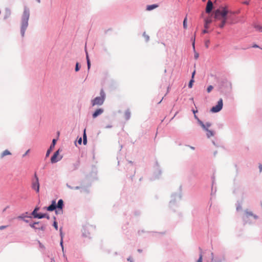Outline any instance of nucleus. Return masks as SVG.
Returning <instances> with one entry per match:
<instances>
[{"mask_svg": "<svg viewBox=\"0 0 262 262\" xmlns=\"http://www.w3.org/2000/svg\"><path fill=\"white\" fill-rule=\"evenodd\" d=\"M104 112V110L103 108H98L97 109L93 114V118H95L97 116L101 115Z\"/></svg>", "mask_w": 262, "mask_h": 262, "instance_id": "nucleus-10", "label": "nucleus"}, {"mask_svg": "<svg viewBox=\"0 0 262 262\" xmlns=\"http://www.w3.org/2000/svg\"><path fill=\"white\" fill-rule=\"evenodd\" d=\"M59 149L57 150L51 157V162L52 163H55L60 160V158H58L59 155Z\"/></svg>", "mask_w": 262, "mask_h": 262, "instance_id": "nucleus-7", "label": "nucleus"}, {"mask_svg": "<svg viewBox=\"0 0 262 262\" xmlns=\"http://www.w3.org/2000/svg\"><path fill=\"white\" fill-rule=\"evenodd\" d=\"M5 227H6V226H0V230H2V229H4Z\"/></svg>", "mask_w": 262, "mask_h": 262, "instance_id": "nucleus-39", "label": "nucleus"}, {"mask_svg": "<svg viewBox=\"0 0 262 262\" xmlns=\"http://www.w3.org/2000/svg\"><path fill=\"white\" fill-rule=\"evenodd\" d=\"M253 47H254V48H258V46L257 45H254V46H253Z\"/></svg>", "mask_w": 262, "mask_h": 262, "instance_id": "nucleus-41", "label": "nucleus"}, {"mask_svg": "<svg viewBox=\"0 0 262 262\" xmlns=\"http://www.w3.org/2000/svg\"><path fill=\"white\" fill-rule=\"evenodd\" d=\"M210 43V40H206L205 42V45L206 48H208L209 47V45Z\"/></svg>", "mask_w": 262, "mask_h": 262, "instance_id": "nucleus-26", "label": "nucleus"}, {"mask_svg": "<svg viewBox=\"0 0 262 262\" xmlns=\"http://www.w3.org/2000/svg\"><path fill=\"white\" fill-rule=\"evenodd\" d=\"M197 111H193V113L195 114Z\"/></svg>", "mask_w": 262, "mask_h": 262, "instance_id": "nucleus-44", "label": "nucleus"}, {"mask_svg": "<svg viewBox=\"0 0 262 262\" xmlns=\"http://www.w3.org/2000/svg\"><path fill=\"white\" fill-rule=\"evenodd\" d=\"M56 142V140L54 139L52 140V143L51 145H50V148L47 151L46 157H48L49 156L50 152L53 150V149L54 148Z\"/></svg>", "mask_w": 262, "mask_h": 262, "instance_id": "nucleus-9", "label": "nucleus"}, {"mask_svg": "<svg viewBox=\"0 0 262 262\" xmlns=\"http://www.w3.org/2000/svg\"><path fill=\"white\" fill-rule=\"evenodd\" d=\"M83 143L84 145H86L87 143V139L86 135L85 133V129L84 130L83 135Z\"/></svg>", "mask_w": 262, "mask_h": 262, "instance_id": "nucleus-18", "label": "nucleus"}, {"mask_svg": "<svg viewBox=\"0 0 262 262\" xmlns=\"http://www.w3.org/2000/svg\"><path fill=\"white\" fill-rule=\"evenodd\" d=\"M211 256H212V259H211V262H222V260L221 259H219L217 261L214 259L213 258V254L211 253Z\"/></svg>", "mask_w": 262, "mask_h": 262, "instance_id": "nucleus-27", "label": "nucleus"}, {"mask_svg": "<svg viewBox=\"0 0 262 262\" xmlns=\"http://www.w3.org/2000/svg\"><path fill=\"white\" fill-rule=\"evenodd\" d=\"M213 4L210 0H209L207 3L206 8V12L207 13H209L212 10Z\"/></svg>", "mask_w": 262, "mask_h": 262, "instance_id": "nucleus-8", "label": "nucleus"}, {"mask_svg": "<svg viewBox=\"0 0 262 262\" xmlns=\"http://www.w3.org/2000/svg\"><path fill=\"white\" fill-rule=\"evenodd\" d=\"M213 89V87L212 85H209L207 89V92L210 93L212 90Z\"/></svg>", "mask_w": 262, "mask_h": 262, "instance_id": "nucleus-25", "label": "nucleus"}, {"mask_svg": "<svg viewBox=\"0 0 262 262\" xmlns=\"http://www.w3.org/2000/svg\"><path fill=\"white\" fill-rule=\"evenodd\" d=\"M35 218H38V219H42L44 217H46L48 219H49L50 217L47 214H36V215H35Z\"/></svg>", "mask_w": 262, "mask_h": 262, "instance_id": "nucleus-11", "label": "nucleus"}, {"mask_svg": "<svg viewBox=\"0 0 262 262\" xmlns=\"http://www.w3.org/2000/svg\"><path fill=\"white\" fill-rule=\"evenodd\" d=\"M78 143L79 144H81V143H82V139L81 138H80L78 140Z\"/></svg>", "mask_w": 262, "mask_h": 262, "instance_id": "nucleus-35", "label": "nucleus"}, {"mask_svg": "<svg viewBox=\"0 0 262 262\" xmlns=\"http://www.w3.org/2000/svg\"><path fill=\"white\" fill-rule=\"evenodd\" d=\"M207 32H208V31H207V29H205V30H204L203 31V33H204H204H207Z\"/></svg>", "mask_w": 262, "mask_h": 262, "instance_id": "nucleus-37", "label": "nucleus"}, {"mask_svg": "<svg viewBox=\"0 0 262 262\" xmlns=\"http://www.w3.org/2000/svg\"><path fill=\"white\" fill-rule=\"evenodd\" d=\"M194 82V79H191L188 84V87L189 88H191L193 85V83Z\"/></svg>", "mask_w": 262, "mask_h": 262, "instance_id": "nucleus-24", "label": "nucleus"}, {"mask_svg": "<svg viewBox=\"0 0 262 262\" xmlns=\"http://www.w3.org/2000/svg\"><path fill=\"white\" fill-rule=\"evenodd\" d=\"M192 46H193V47L194 48V39L193 40V41L192 42Z\"/></svg>", "mask_w": 262, "mask_h": 262, "instance_id": "nucleus-40", "label": "nucleus"}, {"mask_svg": "<svg viewBox=\"0 0 262 262\" xmlns=\"http://www.w3.org/2000/svg\"><path fill=\"white\" fill-rule=\"evenodd\" d=\"M53 226H54V228H55V229L57 230L58 229V225H57V223L56 221H54Z\"/></svg>", "mask_w": 262, "mask_h": 262, "instance_id": "nucleus-30", "label": "nucleus"}, {"mask_svg": "<svg viewBox=\"0 0 262 262\" xmlns=\"http://www.w3.org/2000/svg\"><path fill=\"white\" fill-rule=\"evenodd\" d=\"M245 4H247V5H248V3H247V2H245Z\"/></svg>", "mask_w": 262, "mask_h": 262, "instance_id": "nucleus-45", "label": "nucleus"}, {"mask_svg": "<svg viewBox=\"0 0 262 262\" xmlns=\"http://www.w3.org/2000/svg\"><path fill=\"white\" fill-rule=\"evenodd\" d=\"M100 96L97 97L92 101V106L102 105L105 98V94L103 90H101L100 93Z\"/></svg>", "mask_w": 262, "mask_h": 262, "instance_id": "nucleus-4", "label": "nucleus"}, {"mask_svg": "<svg viewBox=\"0 0 262 262\" xmlns=\"http://www.w3.org/2000/svg\"><path fill=\"white\" fill-rule=\"evenodd\" d=\"M228 10L226 8L222 9H217L214 11V18L215 20H221V23L219 25V27L223 28L225 25L227 20Z\"/></svg>", "mask_w": 262, "mask_h": 262, "instance_id": "nucleus-1", "label": "nucleus"}, {"mask_svg": "<svg viewBox=\"0 0 262 262\" xmlns=\"http://www.w3.org/2000/svg\"><path fill=\"white\" fill-rule=\"evenodd\" d=\"M195 58H198V55H195Z\"/></svg>", "mask_w": 262, "mask_h": 262, "instance_id": "nucleus-43", "label": "nucleus"}, {"mask_svg": "<svg viewBox=\"0 0 262 262\" xmlns=\"http://www.w3.org/2000/svg\"><path fill=\"white\" fill-rule=\"evenodd\" d=\"M183 27H184V29H187V17H185L184 18V21H183Z\"/></svg>", "mask_w": 262, "mask_h": 262, "instance_id": "nucleus-23", "label": "nucleus"}, {"mask_svg": "<svg viewBox=\"0 0 262 262\" xmlns=\"http://www.w3.org/2000/svg\"><path fill=\"white\" fill-rule=\"evenodd\" d=\"M131 115V113L129 110H126L124 113V117L126 120H128Z\"/></svg>", "mask_w": 262, "mask_h": 262, "instance_id": "nucleus-15", "label": "nucleus"}, {"mask_svg": "<svg viewBox=\"0 0 262 262\" xmlns=\"http://www.w3.org/2000/svg\"><path fill=\"white\" fill-rule=\"evenodd\" d=\"M38 224V222L34 223L30 225V227L35 229H38V227L36 226V225Z\"/></svg>", "mask_w": 262, "mask_h": 262, "instance_id": "nucleus-22", "label": "nucleus"}, {"mask_svg": "<svg viewBox=\"0 0 262 262\" xmlns=\"http://www.w3.org/2000/svg\"><path fill=\"white\" fill-rule=\"evenodd\" d=\"M87 64H88V70H89L90 69V67H91V62H90V60H88V61H87Z\"/></svg>", "mask_w": 262, "mask_h": 262, "instance_id": "nucleus-32", "label": "nucleus"}, {"mask_svg": "<svg viewBox=\"0 0 262 262\" xmlns=\"http://www.w3.org/2000/svg\"><path fill=\"white\" fill-rule=\"evenodd\" d=\"M63 206V201L62 200L60 199L58 201L57 205H56V201H53L52 202V204L50 205L47 208V210L49 211H52L54 210L56 208H58V210H56V214H62L63 212L62 207Z\"/></svg>", "mask_w": 262, "mask_h": 262, "instance_id": "nucleus-3", "label": "nucleus"}, {"mask_svg": "<svg viewBox=\"0 0 262 262\" xmlns=\"http://www.w3.org/2000/svg\"><path fill=\"white\" fill-rule=\"evenodd\" d=\"M223 105V100L222 99H220L217 102V105L211 108V112L212 113H217L220 112L222 109Z\"/></svg>", "mask_w": 262, "mask_h": 262, "instance_id": "nucleus-6", "label": "nucleus"}, {"mask_svg": "<svg viewBox=\"0 0 262 262\" xmlns=\"http://www.w3.org/2000/svg\"><path fill=\"white\" fill-rule=\"evenodd\" d=\"M245 213H246V215H247V216H253L255 219H257V216L256 215H254V214H253V213H252V212H251V211H246L245 212Z\"/></svg>", "mask_w": 262, "mask_h": 262, "instance_id": "nucleus-19", "label": "nucleus"}, {"mask_svg": "<svg viewBox=\"0 0 262 262\" xmlns=\"http://www.w3.org/2000/svg\"><path fill=\"white\" fill-rule=\"evenodd\" d=\"M211 23V19H206L205 20V28L206 29H207L208 28V25L210 24Z\"/></svg>", "mask_w": 262, "mask_h": 262, "instance_id": "nucleus-21", "label": "nucleus"}, {"mask_svg": "<svg viewBox=\"0 0 262 262\" xmlns=\"http://www.w3.org/2000/svg\"><path fill=\"white\" fill-rule=\"evenodd\" d=\"M89 227H84L83 228V234L85 236H88L90 235V232H89Z\"/></svg>", "mask_w": 262, "mask_h": 262, "instance_id": "nucleus-13", "label": "nucleus"}, {"mask_svg": "<svg viewBox=\"0 0 262 262\" xmlns=\"http://www.w3.org/2000/svg\"><path fill=\"white\" fill-rule=\"evenodd\" d=\"M11 155V153L7 149L4 150L1 154V158H3L4 157L7 156V155Z\"/></svg>", "mask_w": 262, "mask_h": 262, "instance_id": "nucleus-16", "label": "nucleus"}, {"mask_svg": "<svg viewBox=\"0 0 262 262\" xmlns=\"http://www.w3.org/2000/svg\"><path fill=\"white\" fill-rule=\"evenodd\" d=\"M202 257H203L202 255L200 254V257H199V259L198 260L197 262H202Z\"/></svg>", "mask_w": 262, "mask_h": 262, "instance_id": "nucleus-33", "label": "nucleus"}, {"mask_svg": "<svg viewBox=\"0 0 262 262\" xmlns=\"http://www.w3.org/2000/svg\"><path fill=\"white\" fill-rule=\"evenodd\" d=\"M90 60L88 53L86 52V61H88Z\"/></svg>", "mask_w": 262, "mask_h": 262, "instance_id": "nucleus-38", "label": "nucleus"}, {"mask_svg": "<svg viewBox=\"0 0 262 262\" xmlns=\"http://www.w3.org/2000/svg\"><path fill=\"white\" fill-rule=\"evenodd\" d=\"M259 169H260V171L261 172L262 171V165L261 164H260L259 165Z\"/></svg>", "mask_w": 262, "mask_h": 262, "instance_id": "nucleus-36", "label": "nucleus"}, {"mask_svg": "<svg viewBox=\"0 0 262 262\" xmlns=\"http://www.w3.org/2000/svg\"><path fill=\"white\" fill-rule=\"evenodd\" d=\"M195 74V71L194 70L193 72V73H192L191 79H194V77Z\"/></svg>", "mask_w": 262, "mask_h": 262, "instance_id": "nucleus-34", "label": "nucleus"}, {"mask_svg": "<svg viewBox=\"0 0 262 262\" xmlns=\"http://www.w3.org/2000/svg\"><path fill=\"white\" fill-rule=\"evenodd\" d=\"M38 3L40 2V0H36Z\"/></svg>", "mask_w": 262, "mask_h": 262, "instance_id": "nucleus-42", "label": "nucleus"}, {"mask_svg": "<svg viewBox=\"0 0 262 262\" xmlns=\"http://www.w3.org/2000/svg\"><path fill=\"white\" fill-rule=\"evenodd\" d=\"M34 178L35 180H33L32 183V188L38 193L39 191V183L38 178L36 173L34 175Z\"/></svg>", "mask_w": 262, "mask_h": 262, "instance_id": "nucleus-5", "label": "nucleus"}, {"mask_svg": "<svg viewBox=\"0 0 262 262\" xmlns=\"http://www.w3.org/2000/svg\"><path fill=\"white\" fill-rule=\"evenodd\" d=\"M45 226L42 225L40 227H38V229L42 231H44L45 230Z\"/></svg>", "mask_w": 262, "mask_h": 262, "instance_id": "nucleus-31", "label": "nucleus"}, {"mask_svg": "<svg viewBox=\"0 0 262 262\" xmlns=\"http://www.w3.org/2000/svg\"><path fill=\"white\" fill-rule=\"evenodd\" d=\"M158 7V5L154 4L151 5H148L147 6L146 10L148 11H150L153 10L154 9H155Z\"/></svg>", "mask_w": 262, "mask_h": 262, "instance_id": "nucleus-14", "label": "nucleus"}, {"mask_svg": "<svg viewBox=\"0 0 262 262\" xmlns=\"http://www.w3.org/2000/svg\"><path fill=\"white\" fill-rule=\"evenodd\" d=\"M60 236H61V241H60V245L61 246L62 251H63V234L61 232V229H60Z\"/></svg>", "mask_w": 262, "mask_h": 262, "instance_id": "nucleus-20", "label": "nucleus"}, {"mask_svg": "<svg viewBox=\"0 0 262 262\" xmlns=\"http://www.w3.org/2000/svg\"><path fill=\"white\" fill-rule=\"evenodd\" d=\"M30 16L29 10L25 8L22 16L21 23V34L23 37L25 35V31L28 26V20Z\"/></svg>", "mask_w": 262, "mask_h": 262, "instance_id": "nucleus-2", "label": "nucleus"}, {"mask_svg": "<svg viewBox=\"0 0 262 262\" xmlns=\"http://www.w3.org/2000/svg\"><path fill=\"white\" fill-rule=\"evenodd\" d=\"M37 210H38V209H37V208H35V209L34 210V211H33V212H32V215L34 216V217H35V215H36V214H38V213H37Z\"/></svg>", "mask_w": 262, "mask_h": 262, "instance_id": "nucleus-28", "label": "nucleus"}, {"mask_svg": "<svg viewBox=\"0 0 262 262\" xmlns=\"http://www.w3.org/2000/svg\"><path fill=\"white\" fill-rule=\"evenodd\" d=\"M28 152H29V150H28V151L26 152V154H28Z\"/></svg>", "mask_w": 262, "mask_h": 262, "instance_id": "nucleus-47", "label": "nucleus"}, {"mask_svg": "<svg viewBox=\"0 0 262 262\" xmlns=\"http://www.w3.org/2000/svg\"><path fill=\"white\" fill-rule=\"evenodd\" d=\"M200 124L201 125V126L205 130L206 129H208V128L211 125V124L210 123L207 122L205 124H204L202 121H200Z\"/></svg>", "mask_w": 262, "mask_h": 262, "instance_id": "nucleus-12", "label": "nucleus"}, {"mask_svg": "<svg viewBox=\"0 0 262 262\" xmlns=\"http://www.w3.org/2000/svg\"><path fill=\"white\" fill-rule=\"evenodd\" d=\"M79 70V63L78 62L76 63V67H75V71L77 72Z\"/></svg>", "mask_w": 262, "mask_h": 262, "instance_id": "nucleus-29", "label": "nucleus"}, {"mask_svg": "<svg viewBox=\"0 0 262 262\" xmlns=\"http://www.w3.org/2000/svg\"><path fill=\"white\" fill-rule=\"evenodd\" d=\"M191 149H194V147H191Z\"/></svg>", "mask_w": 262, "mask_h": 262, "instance_id": "nucleus-46", "label": "nucleus"}, {"mask_svg": "<svg viewBox=\"0 0 262 262\" xmlns=\"http://www.w3.org/2000/svg\"><path fill=\"white\" fill-rule=\"evenodd\" d=\"M206 130L207 132V136L208 138L214 136V133L212 130H209L208 129H206Z\"/></svg>", "mask_w": 262, "mask_h": 262, "instance_id": "nucleus-17", "label": "nucleus"}]
</instances>
